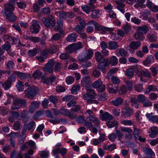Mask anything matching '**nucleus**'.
Wrapping results in <instances>:
<instances>
[{
  "instance_id": "nucleus-38",
  "label": "nucleus",
  "mask_w": 158,
  "mask_h": 158,
  "mask_svg": "<svg viewBox=\"0 0 158 158\" xmlns=\"http://www.w3.org/2000/svg\"><path fill=\"white\" fill-rule=\"evenodd\" d=\"M42 73L40 71L37 70L36 71L32 74V77L34 78H41L43 77Z\"/></svg>"
},
{
  "instance_id": "nucleus-39",
  "label": "nucleus",
  "mask_w": 158,
  "mask_h": 158,
  "mask_svg": "<svg viewBox=\"0 0 158 158\" xmlns=\"http://www.w3.org/2000/svg\"><path fill=\"white\" fill-rule=\"evenodd\" d=\"M130 101L131 105L135 108H139V104L137 103V100L136 98L132 97L131 98Z\"/></svg>"
},
{
  "instance_id": "nucleus-37",
  "label": "nucleus",
  "mask_w": 158,
  "mask_h": 158,
  "mask_svg": "<svg viewBox=\"0 0 158 158\" xmlns=\"http://www.w3.org/2000/svg\"><path fill=\"white\" fill-rule=\"evenodd\" d=\"M106 124L109 128H111L114 127H116L118 126V122L116 121H108L106 122Z\"/></svg>"
},
{
  "instance_id": "nucleus-12",
  "label": "nucleus",
  "mask_w": 158,
  "mask_h": 158,
  "mask_svg": "<svg viewBox=\"0 0 158 158\" xmlns=\"http://www.w3.org/2000/svg\"><path fill=\"white\" fill-rule=\"evenodd\" d=\"M60 114L64 116H67L71 119H74L76 117L73 112L68 109H65L64 107H62L60 109Z\"/></svg>"
},
{
  "instance_id": "nucleus-59",
  "label": "nucleus",
  "mask_w": 158,
  "mask_h": 158,
  "mask_svg": "<svg viewBox=\"0 0 158 158\" xmlns=\"http://www.w3.org/2000/svg\"><path fill=\"white\" fill-rule=\"evenodd\" d=\"M111 80L112 83L115 85H118L120 82L119 79L116 76H113Z\"/></svg>"
},
{
  "instance_id": "nucleus-45",
  "label": "nucleus",
  "mask_w": 158,
  "mask_h": 158,
  "mask_svg": "<svg viewBox=\"0 0 158 158\" xmlns=\"http://www.w3.org/2000/svg\"><path fill=\"white\" fill-rule=\"evenodd\" d=\"M15 74H16L18 77L21 79H25L27 77V76L25 73L20 72L19 71H15Z\"/></svg>"
},
{
  "instance_id": "nucleus-26",
  "label": "nucleus",
  "mask_w": 158,
  "mask_h": 158,
  "mask_svg": "<svg viewBox=\"0 0 158 158\" xmlns=\"http://www.w3.org/2000/svg\"><path fill=\"white\" fill-rule=\"evenodd\" d=\"M135 69L131 68L127 69L126 71V75L128 77L129 79H131L133 77Z\"/></svg>"
},
{
  "instance_id": "nucleus-32",
  "label": "nucleus",
  "mask_w": 158,
  "mask_h": 158,
  "mask_svg": "<svg viewBox=\"0 0 158 158\" xmlns=\"http://www.w3.org/2000/svg\"><path fill=\"white\" fill-rule=\"evenodd\" d=\"M147 6L152 11L154 12L158 11V6L153 4L151 2H148Z\"/></svg>"
},
{
  "instance_id": "nucleus-4",
  "label": "nucleus",
  "mask_w": 158,
  "mask_h": 158,
  "mask_svg": "<svg viewBox=\"0 0 158 158\" xmlns=\"http://www.w3.org/2000/svg\"><path fill=\"white\" fill-rule=\"evenodd\" d=\"M36 91L34 87H29L27 90L24 91L23 97L24 98H28L31 99H33L34 97L36 95Z\"/></svg>"
},
{
  "instance_id": "nucleus-2",
  "label": "nucleus",
  "mask_w": 158,
  "mask_h": 158,
  "mask_svg": "<svg viewBox=\"0 0 158 158\" xmlns=\"http://www.w3.org/2000/svg\"><path fill=\"white\" fill-rule=\"evenodd\" d=\"M42 21L47 27L52 28L56 24V20L54 17L52 15L49 16L48 17H43L42 18Z\"/></svg>"
},
{
  "instance_id": "nucleus-48",
  "label": "nucleus",
  "mask_w": 158,
  "mask_h": 158,
  "mask_svg": "<svg viewBox=\"0 0 158 158\" xmlns=\"http://www.w3.org/2000/svg\"><path fill=\"white\" fill-rule=\"evenodd\" d=\"M43 69L44 71L48 72L50 73H52L53 72V67L49 64H46Z\"/></svg>"
},
{
  "instance_id": "nucleus-57",
  "label": "nucleus",
  "mask_w": 158,
  "mask_h": 158,
  "mask_svg": "<svg viewBox=\"0 0 158 158\" xmlns=\"http://www.w3.org/2000/svg\"><path fill=\"white\" fill-rule=\"evenodd\" d=\"M80 85H74L71 89V93L73 94H76L77 92L80 89Z\"/></svg>"
},
{
  "instance_id": "nucleus-22",
  "label": "nucleus",
  "mask_w": 158,
  "mask_h": 158,
  "mask_svg": "<svg viewBox=\"0 0 158 158\" xmlns=\"http://www.w3.org/2000/svg\"><path fill=\"white\" fill-rule=\"evenodd\" d=\"M146 116L153 123L158 122V116L157 115H153V113L147 114Z\"/></svg>"
},
{
  "instance_id": "nucleus-35",
  "label": "nucleus",
  "mask_w": 158,
  "mask_h": 158,
  "mask_svg": "<svg viewBox=\"0 0 158 158\" xmlns=\"http://www.w3.org/2000/svg\"><path fill=\"white\" fill-rule=\"evenodd\" d=\"M55 14L59 15V17L60 19H64L66 18L67 13L63 10L55 12Z\"/></svg>"
},
{
  "instance_id": "nucleus-55",
  "label": "nucleus",
  "mask_w": 158,
  "mask_h": 158,
  "mask_svg": "<svg viewBox=\"0 0 158 158\" xmlns=\"http://www.w3.org/2000/svg\"><path fill=\"white\" fill-rule=\"evenodd\" d=\"M81 7L84 12L87 14H89L90 11V7H89L86 5H84L82 6Z\"/></svg>"
},
{
  "instance_id": "nucleus-50",
  "label": "nucleus",
  "mask_w": 158,
  "mask_h": 158,
  "mask_svg": "<svg viewBox=\"0 0 158 158\" xmlns=\"http://www.w3.org/2000/svg\"><path fill=\"white\" fill-rule=\"evenodd\" d=\"M83 28L79 25H76L75 27L73 28V30L75 31L78 34L82 33L83 32Z\"/></svg>"
},
{
  "instance_id": "nucleus-41",
  "label": "nucleus",
  "mask_w": 158,
  "mask_h": 158,
  "mask_svg": "<svg viewBox=\"0 0 158 158\" xmlns=\"http://www.w3.org/2000/svg\"><path fill=\"white\" fill-rule=\"evenodd\" d=\"M100 12L98 10H95L92 11L91 18L92 19L98 18L99 17Z\"/></svg>"
},
{
  "instance_id": "nucleus-13",
  "label": "nucleus",
  "mask_w": 158,
  "mask_h": 158,
  "mask_svg": "<svg viewBox=\"0 0 158 158\" xmlns=\"http://www.w3.org/2000/svg\"><path fill=\"white\" fill-rule=\"evenodd\" d=\"M95 30L96 31H99L102 34H104L106 31H109L110 32H112L114 29L112 28L105 27L99 25L97 23L95 26Z\"/></svg>"
},
{
  "instance_id": "nucleus-25",
  "label": "nucleus",
  "mask_w": 158,
  "mask_h": 158,
  "mask_svg": "<svg viewBox=\"0 0 158 158\" xmlns=\"http://www.w3.org/2000/svg\"><path fill=\"white\" fill-rule=\"evenodd\" d=\"M115 3L117 5L116 7L117 9L119 10L123 13H125V10L123 9V8L125 6V5L123 2L118 1H116Z\"/></svg>"
},
{
  "instance_id": "nucleus-17",
  "label": "nucleus",
  "mask_w": 158,
  "mask_h": 158,
  "mask_svg": "<svg viewBox=\"0 0 158 158\" xmlns=\"http://www.w3.org/2000/svg\"><path fill=\"white\" fill-rule=\"evenodd\" d=\"M48 53L47 50H45L41 52L40 56L36 57V58L40 62H43L47 58Z\"/></svg>"
},
{
  "instance_id": "nucleus-36",
  "label": "nucleus",
  "mask_w": 158,
  "mask_h": 158,
  "mask_svg": "<svg viewBox=\"0 0 158 158\" xmlns=\"http://www.w3.org/2000/svg\"><path fill=\"white\" fill-rule=\"evenodd\" d=\"M134 38L136 40L142 41L144 39V37L143 34L140 32H138L136 31V32L134 34Z\"/></svg>"
},
{
  "instance_id": "nucleus-30",
  "label": "nucleus",
  "mask_w": 158,
  "mask_h": 158,
  "mask_svg": "<svg viewBox=\"0 0 158 158\" xmlns=\"http://www.w3.org/2000/svg\"><path fill=\"white\" fill-rule=\"evenodd\" d=\"M148 30V28L146 26H143L138 27L136 29V31H138V32L141 33L143 35L145 34Z\"/></svg>"
},
{
  "instance_id": "nucleus-64",
  "label": "nucleus",
  "mask_w": 158,
  "mask_h": 158,
  "mask_svg": "<svg viewBox=\"0 0 158 158\" xmlns=\"http://www.w3.org/2000/svg\"><path fill=\"white\" fill-rule=\"evenodd\" d=\"M69 54L67 52L61 53L60 56V58L62 60H66L69 58Z\"/></svg>"
},
{
  "instance_id": "nucleus-16",
  "label": "nucleus",
  "mask_w": 158,
  "mask_h": 158,
  "mask_svg": "<svg viewBox=\"0 0 158 158\" xmlns=\"http://www.w3.org/2000/svg\"><path fill=\"white\" fill-rule=\"evenodd\" d=\"M78 37V35L76 33L73 32L69 34L66 39L67 42H74L76 41L77 38Z\"/></svg>"
},
{
  "instance_id": "nucleus-8",
  "label": "nucleus",
  "mask_w": 158,
  "mask_h": 158,
  "mask_svg": "<svg viewBox=\"0 0 158 158\" xmlns=\"http://www.w3.org/2000/svg\"><path fill=\"white\" fill-rule=\"evenodd\" d=\"M92 86L94 88L97 89V90L99 92L103 91L106 89L105 85L103 84L102 81L100 80L94 82L92 84Z\"/></svg>"
},
{
  "instance_id": "nucleus-49",
  "label": "nucleus",
  "mask_w": 158,
  "mask_h": 158,
  "mask_svg": "<svg viewBox=\"0 0 158 158\" xmlns=\"http://www.w3.org/2000/svg\"><path fill=\"white\" fill-rule=\"evenodd\" d=\"M133 134L134 137H135L136 136L138 135H139L140 134L141 131L139 129L137 128L135 125H133Z\"/></svg>"
},
{
  "instance_id": "nucleus-51",
  "label": "nucleus",
  "mask_w": 158,
  "mask_h": 158,
  "mask_svg": "<svg viewBox=\"0 0 158 158\" xmlns=\"http://www.w3.org/2000/svg\"><path fill=\"white\" fill-rule=\"evenodd\" d=\"M88 60L85 52L79 55L78 57V60L80 62H83L84 61Z\"/></svg>"
},
{
  "instance_id": "nucleus-10",
  "label": "nucleus",
  "mask_w": 158,
  "mask_h": 158,
  "mask_svg": "<svg viewBox=\"0 0 158 158\" xmlns=\"http://www.w3.org/2000/svg\"><path fill=\"white\" fill-rule=\"evenodd\" d=\"M133 114V111L132 109L126 107L122 110L121 116L126 118L132 116Z\"/></svg>"
},
{
  "instance_id": "nucleus-54",
  "label": "nucleus",
  "mask_w": 158,
  "mask_h": 158,
  "mask_svg": "<svg viewBox=\"0 0 158 158\" xmlns=\"http://www.w3.org/2000/svg\"><path fill=\"white\" fill-rule=\"evenodd\" d=\"M17 2V0H10L9 2V3L8 4H5L4 6H5V8H6V6L7 5H8L9 8H9V9H10V7L12 6L14 9H15L14 7V6L15 5V4Z\"/></svg>"
},
{
  "instance_id": "nucleus-24",
  "label": "nucleus",
  "mask_w": 158,
  "mask_h": 158,
  "mask_svg": "<svg viewBox=\"0 0 158 158\" xmlns=\"http://www.w3.org/2000/svg\"><path fill=\"white\" fill-rule=\"evenodd\" d=\"M119 47L117 42L111 41L108 42V48L110 49L114 50Z\"/></svg>"
},
{
  "instance_id": "nucleus-29",
  "label": "nucleus",
  "mask_w": 158,
  "mask_h": 158,
  "mask_svg": "<svg viewBox=\"0 0 158 158\" xmlns=\"http://www.w3.org/2000/svg\"><path fill=\"white\" fill-rule=\"evenodd\" d=\"M150 129L151 133L149 135L151 138H154L158 133V128L156 127H152Z\"/></svg>"
},
{
  "instance_id": "nucleus-27",
  "label": "nucleus",
  "mask_w": 158,
  "mask_h": 158,
  "mask_svg": "<svg viewBox=\"0 0 158 158\" xmlns=\"http://www.w3.org/2000/svg\"><path fill=\"white\" fill-rule=\"evenodd\" d=\"M138 72L141 75L144 77L148 78H150L152 77L151 73L148 70L144 71L142 70H138Z\"/></svg>"
},
{
  "instance_id": "nucleus-21",
  "label": "nucleus",
  "mask_w": 158,
  "mask_h": 158,
  "mask_svg": "<svg viewBox=\"0 0 158 158\" xmlns=\"http://www.w3.org/2000/svg\"><path fill=\"white\" fill-rule=\"evenodd\" d=\"M39 103L37 102L33 101L31 103L30 106L29 112L31 113H33L34 111L38 108Z\"/></svg>"
},
{
  "instance_id": "nucleus-18",
  "label": "nucleus",
  "mask_w": 158,
  "mask_h": 158,
  "mask_svg": "<svg viewBox=\"0 0 158 158\" xmlns=\"http://www.w3.org/2000/svg\"><path fill=\"white\" fill-rule=\"evenodd\" d=\"M113 118V116L107 112H105L104 114L100 115V119L103 121L111 120Z\"/></svg>"
},
{
  "instance_id": "nucleus-6",
  "label": "nucleus",
  "mask_w": 158,
  "mask_h": 158,
  "mask_svg": "<svg viewBox=\"0 0 158 158\" xmlns=\"http://www.w3.org/2000/svg\"><path fill=\"white\" fill-rule=\"evenodd\" d=\"M87 92L84 94L83 96V98L85 100L89 99V98H94L96 96V94L95 91L93 89L92 87H88L85 89Z\"/></svg>"
},
{
  "instance_id": "nucleus-23",
  "label": "nucleus",
  "mask_w": 158,
  "mask_h": 158,
  "mask_svg": "<svg viewBox=\"0 0 158 158\" xmlns=\"http://www.w3.org/2000/svg\"><path fill=\"white\" fill-rule=\"evenodd\" d=\"M123 99L119 97L112 101L110 103L113 105L117 106L121 105L123 103Z\"/></svg>"
},
{
  "instance_id": "nucleus-34",
  "label": "nucleus",
  "mask_w": 158,
  "mask_h": 158,
  "mask_svg": "<svg viewBox=\"0 0 158 158\" xmlns=\"http://www.w3.org/2000/svg\"><path fill=\"white\" fill-rule=\"evenodd\" d=\"M112 86L111 84H109L107 86V88L108 92L111 94L116 93L118 90V86L115 87V88H112Z\"/></svg>"
},
{
  "instance_id": "nucleus-15",
  "label": "nucleus",
  "mask_w": 158,
  "mask_h": 158,
  "mask_svg": "<svg viewBox=\"0 0 158 158\" xmlns=\"http://www.w3.org/2000/svg\"><path fill=\"white\" fill-rule=\"evenodd\" d=\"M91 82L90 77L89 76H85L82 79L81 81V85L82 87L85 86L86 89L87 87H89L91 86L90 85Z\"/></svg>"
},
{
  "instance_id": "nucleus-58",
  "label": "nucleus",
  "mask_w": 158,
  "mask_h": 158,
  "mask_svg": "<svg viewBox=\"0 0 158 158\" xmlns=\"http://www.w3.org/2000/svg\"><path fill=\"white\" fill-rule=\"evenodd\" d=\"M14 65V63L13 61L10 60L8 61L6 64L7 69L9 70H11L13 69Z\"/></svg>"
},
{
  "instance_id": "nucleus-5",
  "label": "nucleus",
  "mask_w": 158,
  "mask_h": 158,
  "mask_svg": "<svg viewBox=\"0 0 158 158\" xmlns=\"http://www.w3.org/2000/svg\"><path fill=\"white\" fill-rule=\"evenodd\" d=\"M13 106H11V109L15 110L26 105V102L24 99H22L21 98H16L13 100Z\"/></svg>"
},
{
  "instance_id": "nucleus-63",
  "label": "nucleus",
  "mask_w": 158,
  "mask_h": 158,
  "mask_svg": "<svg viewBox=\"0 0 158 158\" xmlns=\"http://www.w3.org/2000/svg\"><path fill=\"white\" fill-rule=\"evenodd\" d=\"M74 81V78L71 76L67 77L66 78V81L68 84H71Z\"/></svg>"
},
{
  "instance_id": "nucleus-44",
  "label": "nucleus",
  "mask_w": 158,
  "mask_h": 158,
  "mask_svg": "<svg viewBox=\"0 0 158 158\" xmlns=\"http://www.w3.org/2000/svg\"><path fill=\"white\" fill-rule=\"evenodd\" d=\"M58 48L57 45H54L51 46L48 50V53L53 54L56 52Z\"/></svg>"
},
{
  "instance_id": "nucleus-53",
  "label": "nucleus",
  "mask_w": 158,
  "mask_h": 158,
  "mask_svg": "<svg viewBox=\"0 0 158 158\" xmlns=\"http://www.w3.org/2000/svg\"><path fill=\"white\" fill-rule=\"evenodd\" d=\"M11 84L8 81H6L4 83L2 84V87L5 90H7L11 87Z\"/></svg>"
},
{
  "instance_id": "nucleus-43",
  "label": "nucleus",
  "mask_w": 158,
  "mask_h": 158,
  "mask_svg": "<svg viewBox=\"0 0 158 158\" xmlns=\"http://www.w3.org/2000/svg\"><path fill=\"white\" fill-rule=\"evenodd\" d=\"M127 91V89L124 85H122L119 88L118 90V93L120 95L125 94Z\"/></svg>"
},
{
  "instance_id": "nucleus-14",
  "label": "nucleus",
  "mask_w": 158,
  "mask_h": 158,
  "mask_svg": "<svg viewBox=\"0 0 158 158\" xmlns=\"http://www.w3.org/2000/svg\"><path fill=\"white\" fill-rule=\"evenodd\" d=\"M141 45V43L139 41H133L131 42L129 45V48L131 49L129 50V52L131 53L134 52V50L138 49Z\"/></svg>"
},
{
  "instance_id": "nucleus-31",
  "label": "nucleus",
  "mask_w": 158,
  "mask_h": 158,
  "mask_svg": "<svg viewBox=\"0 0 158 158\" xmlns=\"http://www.w3.org/2000/svg\"><path fill=\"white\" fill-rule=\"evenodd\" d=\"M145 0H135V2H136L137 3L134 5V6L136 8H138L140 7L141 8H144L145 7V5L143 4V3L145 2Z\"/></svg>"
},
{
  "instance_id": "nucleus-62",
  "label": "nucleus",
  "mask_w": 158,
  "mask_h": 158,
  "mask_svg": "<svg viewBox=\"0 0 158 158\" xmlns=\"http://www.w3.org/2000/svg\"><path fill=\"white\" fill-rule=\"evenodd\" d=\"M106 66L102 64V63H100L98 65V68L103 73H106V69L105 68Z\"/></svg>"
},
{
  "instance_id": "nucleus-1",
  "label": "nucleus",
  "mask_w": 158,
  "mask_h": 158,
  "mask_svg": "<svg viewBox=\"0 0 158 158\" xmlns=\"http://www.w3.org/2000/svg\"><path fill=\"white\" fill-rule=\"evenodd\" d=\"M8 5H7L6 8L1 11V13L3 16H6V19L10 22H14L17 19V17L13 12L14 8L12 6L10 7V9L8 8Z\"/></svg>"
},
{
  "instance_id": "nucleus-28",
  "label": "nucleus",
  "mask_w": 158,
  "mask_h": 158,
  "mask_svg": "<svg viewBox=\"0 0 158 158\" xmlns=\"http://www.w3.org/2000/svg\"><path fill=\"white\" fill-rule=\"evenodd\" d=\"M147 38L151 42H154L157 41V36L155 34L150 33L148 34Z\"/></svg>"
},
{
  "instance_id": "nucleus-7",
  "label": "nucleus",
  "mask_w": 158,
  "mask_h": 158,
  "mask_svg": "<svg viewBox=\"0 0 158 158\" xmlns=\"http://www.w3.org/2000/svg\"><path fill=\"white\" fill-rule=\"evenodd\" d=\"M83 45L80 42L77 44H73L68 46L66 48V51L68 52L71 53L73 51H76L82 48Z\"/></svg>"
},
{
  "instance_id": "nucleus-33",
  "label": "nucleus",
  "mask_w": 158,
  "mask_h": 158,
  "mask_svg": "<svg viewBox=\"0 0 158 158\" xmlns=\"http://www.w3.org/2000/svg\"><path fill=\"white\" fill-rule=\"evenodd\" d=\"M157 90L158 89L156 86L153 85H150L148 86V88L146 89L145 93V94H148L151 91H157Z\"/></svg>"
},
{
  "instance_id": "nucleus-11",
  "label": "nucleus",
  "mask_w": 158,
  "mask_h": 158,
  "mask_svg": "<svg viewBox=\"0 0 158 158\" xmlns=\"http://www.w3.org/2000/svg\"><path fill=\"white\" fill-rule=\"evenodd\" d=\"M56 76L51 75L50 77H45L44 76L42 77L41 82L47 85H52V83L56 81Z\"/></svg>"
},
{
  "instance_id": "nucleus-61",
  "label": "nucleus",
  "mask_w": 158,
  "mask_h": 158,
  "mask_svg": "<svg viewBox=\"0 0 158 158\" xmlns=\"http://www.w3.org/2000/svg\"><path fill=\"white\" fill-rule=\"evenodd\" d=\"M41 11L42 13L45 15H49L51 12L50 8L48 7L43 8L41 10Z\"/></svg>"
},
{
  "instance_id": "nucleus-56",
  "label": "nucleus",
  "mask_w": 158,
  "mask_h": 158,
  "mask_svg": "<svg viewBox=\"0 0 158 158\" xmlns=\"http://www.w3.org/2000/svg\"><path fill=\"white\" fill-rule=\"evenodd\" d=\"M28 54L29 56L32 57L35 56L37 53V49L35 48L33 50H30L28 51Z\"/></svg>"
},
{
  "instance_id": "nucleus-3",
  "label": "nucleus",
  "mask_w": 158,
  "mask_h": 158,
  "mask_svg": "<svg viewBox=\"0 0 158 158\" xmlns=\"http://www.w3.org/2000/svg\"><path fill=\"white\" fill-rule=\"evenodd\" d=\"M36 91L34 87H29L27 90L24 91L23 97L24 98H28L31 99H33L34 97L36 95Z\"/></svg>"
},
{
  "instance_id": "nucleus-42",
  "label": "nucleus",
  "mask_w": 158,
  "mask_h": 158,
  "mask_svg": "<svg viewBox=\"0 0 158 158\" xmlns=\"http://www.w3.org/2000/svg\"><path fill=\"white\" fill-rule=\"evenodd\" d=\"M22 126V124L18 121L15 122L13 124V129L15 131H19L20 129Z\"/></svg>"
},
{
  "instance_id": "nucleus-19",
  "label": "nucleus",
  "mask_w": 158,
  "mask_h": 158,
  "mask_svg": "<svg viewBox=\"0 0 158 158\" xmlns=\"http://www.w3.org/2000/svg\"><path fill=\"white\" fill-rule=\"evenodd\" d=\"M11 113V115L8 118V120L10 123H13L14 120L18 119L20 114L19 113L15 111H12Z\"/></svg>"
},
{
  "instance_id": "nucleus-20",
  "label": "nucleus",
  "mask_w": 158,
  "mask_h": 158,
  "mask_svg": "<svg viewBox=\"0 0 158 158\" xmlns=\"http://www.w3.org/2000/svg\"><path fill=\"white\" fill-rule=\"evenodd\" d=\"M154 58L152 55L148 56L143 61V64L145 66L154 62Z\"/></svg>"
},
{
  "instance_id": "nucleus-9",
  "label": "nucleus",
  "mask_w": 158,
  "mask_h": 158,
  "mask_svg": "<svg viewBox=\"0 0 158 158\" xmlns=\"http://www.w3.org/2000/svg\"><path fill=\"white\" fill-rule=\"evenodd\" d=\"M40 22L37 20H34L30 27V32L32 33L37 34L40 31Z\"/></svg>"
},
{
  "instance_id": "nucleus-46",
  "label": "nucleus",
  "mask_w": 158,
  "mask_h": 158,
  "mask_svg": "<svg viewBox=\"0 0 158 158\" xmlns=\"http://www.w3.org/2000/svg\"><path fill=\"white\" fill-rule=\"evenodd\" d=\"M95 59L98 62H100L103 58V57L101 53L99 52H97L95 53Z\"/></svg>"
},
{
  "instance_id": "nucleus-47",
  "label": "nucleus",
  "mask_w": 158,
  "mask_h": 158,
  "mask_svg": "<svg viewBox=\"0 0 158 158\" xmlns=\"http://www.w3.org/2000/svg\"><path fill=\"white\" fill-rule=\"evenodd\" d=\"M16 86L19 91H22L24 89L23 84L21 81H18Z\"/></svg>"
},
{
  "instance_id": "nucleus-40",
  "label": "nucleus",
  "mask_w": 158,
  "mask_h": 158,
  "mask_svg": "<svg viewBox=\"0 0 158 158\" xmlns=\"http://www.w3.org/2000/svg\"><path fill=\"white\" fill-rule=\"evenodd\" d=\"M118 63V59L115 56H112L110 58V63L112 66H115Z\"/></svg>"
},
{
  "instance_id": "nucleus-60",
  "label": "nucleus",
  "mask_w": 158,
  "mask_h": 158,
  "mask_svg": "<svg viewBox=\"0 0 158 158\" xmlns=\"http://www.w3.org/2000/svg\"><path fill=\"white\" fill-rule=\"evenodd\" d=\"M133 81H125L126 85L128 87L129 91H131L132 90V88L133 86Z\"/></svg>"
},
{
  "instance_id": "nucleus-52",
  "label": "nucleus",
  "mask_w": 158,
  "mask_h": 158,
  "mask_svg": "<svg viewBox=\"0 0 158 158\" xmlns=\"http://www.w3.org/2000/svg\"><path fill=\"white\" fill-rule=\"evenodd\" d=\"M85 53L88 60L90 59L93 55V52L91 49H89Z\"/></svg>"
}]
</instances>
